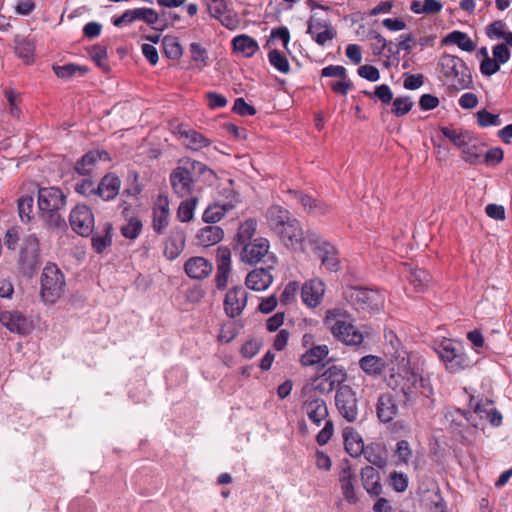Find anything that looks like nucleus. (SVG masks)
<instances>
[{
    "label": "nucleus",
    "mask_w": 512,
    "mask_h": 512,
    "mask_svg": "<svg viewBox=\"0 0 512 512\" xmlns=\"http://www.w3.org/2000/svg\"><path fill=\"white\" fill-rule=\"evenodd\" d=\"M37 200L41 218L48 228L64 229L66 221L60 210L66 205L65 194L57 187L39 188Z\"/></svg>",
    "instance_id": "obj_3"
},
{
    "label": "nucleus",
    "mask_w": 512,
    "mask_h": 512,
    "mask_svg": "<svg viewBox=\"0 0 512 512\" xmlns=\"http://www.w3.org/2000/svg\"><path fill=\"white\" fill-rule=\"evenodd\" d=\"M503 150L500 147L491 148L483 156V163L489 166H495L503 160Z\"/></svg>",
    "instance_id": "obj_63"
},
{
    "label": "nucleus",
    "mask_w": 512,
    "mask_h": 512,
    "mask_svg": "<svg viewBox=\"0 0 512 512\" xmlns=\"http://www.w3.org/2000/svg\"><path fill=\"white\" fill-rule=\"evenodd\" d=\"M206 11L212 18H220L228 12L227 0H201Z\"/></svg>",
    "instance_id": "obj_52"
},
{
    "label": "nucleus",
    "mask_w": 512,
    "mask_h": 512,
    "mask_svg": "<svg viewBox=\"0 0 512 512\" xmlns=\"http://www.w3.org/2000/svg\"><path fill=\"white\" fill-rule=\"evenodd\" d=\"M395 454L398 457V461L403 464H408L412 458V449L408 441L400 440L396 444Z\"/></svg>",
    "instance_id": "obj_58"
},
{
    "label": "nucleus",
    "mask_w": 512,
    "mask_h": 512,
    "mask_svg": "<svg viewBox=\"0 0 512 512\" xmlns=\"http://www.w3.org/2000/svg\"><path fill=\"white\" fill-rule=\"evenodd\" d=\"M224 237V231L220 226L207 225L201 228L196 234L197 244L209 247L219 243Z\"/></svg>",
    "instance_id": "obj_32"
},
{
    "label": "nucleus",
    "mask_w": 512,
    "mask_h": 512,
    "mask_svg": "<svg viewBox=\"0 0 512 512\" xmlns=\"http://www.w3.org/2000/svg\"><path fill=\"white\" fill-rule=\"evenodd\" d=\"M399 383L404 397V405L411 407L416 412L431 410L434 406L433 388L419 374L410 369H404Z\"/></svg>",
    "instance_id": "obj_1"
},
{
    "label": "nucleus",
    "mask_w": 512,
    "mask_h": 512,
    "mask_svg": "<svg viewBox=\"0 0 512 512\" xmlns=\"http://www.w3.org/2000/svg\"><path fill=\"white\" fill-rule=\"evenodd\" d=\"M343 439L346 452L353 458L359 457L364 451L362 437L351 427L343 430Z\"/></svg>",
    "instance_id": "obj_33"
},
{
    "label": "nucleus",
    "mask_w": 512,
    "mask_h": 512,
    "mask_svg": "<svg viewBox=\"0 0 512 512\" xmlns=\"http://www.w3.org/2000/svg\"><path fill=\"white\" fill-rule=\"evenodd\" d=\"M184 270L190 278L202 280L210 275L213 265L204 257L194 256L185 262Z\"/></svg>",
    "instance_id": "obj_22"
},
{
    "label": "nucleus",
    "mask_w": 512,
    "mask_h": 512,
    "mask_svg": "<svg viewBox=\"0 0 512 512\" xmlns=\"http://www.w3.org/2000/svg\"><path fill=\"white\" fill-rule=\"evenodd\" d=\"M288 193L301 203L303 208L309 213L324 214L328 211V206L326 204L319 202L310 195L297 190H288Z\"/></svg>",
    "instance_id": "obj_34"
},
{
    "label": "nucleus",
    "mask_w": 512,
    "mask_h": 512,
    "mask_svg": "<svg viewBox=\"0 0 512 512\" xmlns=\"http://www.w3.org/2000/svg\"><path fill=\"white\" fill-rule=\"evenodd\" d=\"M347 379L346 370L337 365L328 367L321 375L316 377L315 389L320 393H330L335 388L343 386L342 383Z\"/></svg>",
    "instance_id": "obj_13"
},
{
    "label": "nucleus",
    "mask_w": 512,
    "mask_h": 512,
    "mask_svg": "<svg viewBox=\"0 0 512 512\" xmlns=\"http://www.w3.org/2000/svg\"><path fill=\"white\" fill-rule=\"evenodd\" d=\"M359 367L368 375H380L385 368V361L376 355H366L359 360Z\"/></svg>",
    "instance_id": "obj_43"
},
{
    "label": "nucleus",
    "mask_w": 512,
    "mask_h": 512,
    "mask_svg": "<svg viewBox=\"0 0 512 512\" xmlns=\"http://www.w3.org/2000/svg\"><path fill=\"white\" fill-rule=\"evenodd\" d=\"M335 405L340 415L348 422H355L359 415L356 392L349 385L340 386L335 394Z\"/></svg>",
    "instance_id": "obj_11"
},
{
    "label": "nucleus",
    "mask_w": 512,
    "mask_h": 512,
    "mask_svg": "<svg viewBox=\"0 0 512 512\" xmlns=\"http://www.w3.org/2000/svg\"><path fill=\"white\" fill-rule=\"evenodd\" d=\"M332 27L333 26L331 25L329 20L316 18L314 15H312L307 22V33L309 35H313L320 29L325 30Z\"/></svg>",
    "instance_id": "obj_59"
},
{
    "label": "nucleus",
    "mask_w": 512,
    "mask_h": 512,
    "mask_svg": "<svg viewBox=\"0 0 512 512\" xmlns=\"http://www.w3.org/2000/svg\"><path fill=\"white\" fill-rule=\"evenodd\" d=\"M293 218L290 211L280 205H272L266 211L267 224L276 234Z\"/></svg>",
    "instance_id": "obj_25"
},
{
    "label": "nucleus",
    "mask_w": 512,
    "mask_h": 512,
    "mask_svg": "<svg viewBox=\"0 0 512 512\" xmlns=\"http://www.w3.org/2000/svg\"><path fill=\"white\" fill-rule=\"evenodd\" d=\"M234 206L231 203H214L209 205L203 212L202 220L207 224L219 222L228 211Z\"/></svg>",
    "instance_id": "obj_39"
},
{
    "label": "nucleus",
    "mask_w": 512,
    "mask_h": 512,
    "mask_svg": "<svg viewBox=\"0 0 512 512\" xmlns=\"http://www.w3.org/2000/svg\"><path fill=\"white\" fill-rule=\"evenodd\" d=\"M109 159V154L104 150H91L84 154L76 163L74 166V170L79 175H88L90 174L96 164L99 161H106Z\"/></svg>",
    "instance_id": "obj_24"
},
{
    "label": "nucleus",
    "mask_w": 512,
    "mask_h": 512,
    "mask_svg": "<svg viewBox=\"0 0 512 512\" xmlns=\"http://www.w3.org/2000/svg\"><path fill=\"white\" fill-rule=\"evenodd\" d=\"M133 21H142L157 30V23H159L158 12L152 8L145 7L130 9V23Z\"/></svg>",
    "instance_id": "obj_42"
},
{
    "label": "nucleus",
    "mask_w": 512,
    "mask_h": 512,
    "mask_svg": "<svg viewBox=\"0 0 512 512\" xmlns=\"http://www.w3.org/2000/svg\"><path fill=\"white\" fill-rule=\"evenodd\" d=\"M315 254L327 270L333 272L340 270L339 252L331 243H322L321 246L317 247Z\"/></svg>",
    "instance_id": "obj_27"
},
{
    "label": "nucleus",
    "mask_w": 512,
    "mask_h": 512,
    "mask_svg": "<svg viewBox=\"0 0 512 512\" xmlns=\"http://www.w3.org/2000/svg\"><path fill=\"white\" fill-rule=\"evenodd\" d=\"M162 48L165 56L172 60L179 59L183 54L182 45L175 36H165L162 39Z\"/></svg>",
    "instance_id": "obj_47"
},
{
    "label": "nucleus",
    "mask_w": 512,
    "mask_h": 512,
    "mask_svg": "<svg viewBox=\"0 0 512 512\" xmlns=\"http://www.w3.org/2000/svg\"><path fill=\"white\" fill-rule=\"evenodd\" d=\"M256 231L257 220L254 218L246 219L243 223L240 224L238 228L235 237L234 248H239L240 246L246 244L247 242L253 241Z\"/></svg>",
    "instance_id": "obj_36"
},
{
    "label": "nucleus",
    "mask_w": 512,
    "mask_h": 512,
    "mask_svg": "<svg viewBox=\"0 0 512 512\" xmlns=\"http://www.w3.org/2000/svg\"><path fill=\"white\" fill-rule=\"evenodd\" d=\"M216 286L219 290L226 288L231 271V251L228 247L220 246L217 249Z\"/></svg>",
    "instance_id": "obj_19"
},
{
    "label": "nucleus",
    "mask_w": 512,
    "mask_h": 512,
    "mask_svg": "<svg viewBox=\"0 0 512 512\" xmlns=\"http://www.w3.org/2000/svg\"><path fill=\"white\" fill-rule=\"evenodd\" d=\"M435 351L450 373H459L472 366V361L464 347L451 339L442 340Z\"/></svg>",
    "instance_id": "obj_6"
},
{
    "label": "nucleus",
    "mask_w": 512,
    "mask_h": 512,
    "mask_svg": "<svg viewBox=\"0 0 512 512\" xmlns=\"http://www.w3.org/2000/svg\"><path fill=\"white\" fill-rule=\"evenodd\" d=\"M179 134L187 140L186 146L195 151L208 147L211 144L209 139L194 129H182V127H179Z\"/></svg>",
    "instance_id": "obj_38"
},
{
    "label": "nucleus",
    "mask_w": 512,
    "mask_h": 512,
    "mask_svg": "<svg viewBox=\"0 0 512 512\" xmlns=\"http://www.w3.org/2000/svg\"><path fill=\"white\" fill-rule=\"evenodd\" d=\"M438 66L440 73L454 89L463 90L472 85L471 71L460 57L443 54L439 58Z\"/></svg>",
    "instance_id": "obj_5"
},
{
    "label": "nucleus",
    "mask_w": 512,
    "mask_h": 512,
    "mask_svg": "<svg viewBox=\"0 0 512 512\" xmlns=\"http://www.w3.org/2000/svg\"><path fill=\"white\" fill-rule=\"evenodd\" d=\"M329 353L327 345H316L308 349L301 357L300 363L304 367L319 364Z\"/></svg>",
    "instance_id": "obj_40"
},
{
    "label": "nucleus",
    "mask_w": 512,
    "mask_h": 512,
    "mask_svg": "<svg viewBox=\"0 0 512 512\" xmlns=\"http://www.w3.org/2000/svg\"><path fill=\"white\" fill-rule=\"evenodd\" d=\"M88 54L98 67L105 71L108 70V66L105 63L107 59V49L105 46L99 44L93 45L91 48H89Z\"/></svg>",
    "instance_id": "obj_54"
},
{
    "label": "nucleus",
    "mask_w": 512,
    "mask_h": 512,
    "mask_svg": "<svg viewBox=\"0 0 512 512\" xmlns=\"http://www.w3.org/2000/svg\"><path fill=\"white\" fill-rule=\"evenodd\" d=\"M505 33V23L501 20L494 21L486 27V35L490 39H501Z\"/></svg>",
    "instance_id": "obj_62"
},
{
    "label": "nucleus",
    "mask_w": 512,
    "mask_h": 512,
    "mask_svg": "<svg viewBox=\"0 0 512 512\" xmlns=\"http://www.w3.org/2000/svg\"><path fill=\"white\" fill-rule=\"evenodd\" d=\"M41 296L47 303H55L64 292L65 277L58 266L48 263L41 275Z\"/></svg>",
    "instance_id": "obj_8"
},
{
    "label": "nucleus",
    "mask_w": 512,
    "mask_h": 512,
    "mask_svg": "<svg viewBox=\"0 0 512 512\" xmlns=\"http://www.w3.org/2000/svg\"><path fill=\"white\" fill-rule=\"evenodd\" d=\"M466 144L467 145L461 149L462 159L471 165H478L483 163L485 144L474 137L473 134L469 138V141L466 142Z\"/></svg>",
    "instance_id": "obj_28"
},
{
    "label": "nucleus",
    "mask_w": 512,
    "mask_h": 512,
    "mask_svg": "<svg viewBox=\"0 0 512 512\" xmlns=\"http://www.w3.org/2000/svg\"><path fill=\"white\" fill-rule=\"evenodd\" d=\"M121 181L118 176L114 174L105 175L96 188V195L100 196L103 200L109 201L115 198L120 189Z\"/></svg>",
    "instance_id": "obj_31"
},
{
    "label": "nucleus",
    "mask_w": 512,
    "mask_h": 512,
    "mask_svg": "<svg viewBox=\"0 0 512 512\" xmlns=\"http://www.w3.org/2000/svg\"><path fill=\"white\" fill-rule=\"evenodd\" d=\"M338 481L344 500L350 505H356L359 502L355 488L356 475L348 459H343L340 464Z\"/></svg>",
    "instance_id": "obj_12"
},
{
    "label": "nucleus",
    "mask_w": 512,
    "mask_h": 512,
    "mask_svg": "<svg viewBox=\"0 0 512 512\" xmlns=\"http://www.w3.org/2000/svg\"><path fill=\"white\" fill-rule=\"evenodd\" d=\"M18 213L23 223H28L33 218L34 199L30 195H24L17 201Z\"/></svg>",
    "instance_id": "obj_50"
},
{
    "label": "nucleus",
    "mask_w": 512,
    "mask_h": 512,
    "mask_svg": "<svg viewBox=\"0 0 512 512\" xmlns=\"http://www.w3.org/2000/svg\"><path fill=\"white\" fill-rule=\"evenodd\" d=\"M0 323L10 332L27 335L33 329V322L19 311L0 312Z\"/></svg>",
    "instance_id": "obj_15"
},
{
    "label": "nucleus",
    "mask_w": 512,
    "mask_h": 512,
    "mask_svg": "<svg viewBox=\"0 0 512 512\" xmlns=\"http://www.w3.org/2000/svg\"><path fill=\"white\" fill-rule=\"evenodd\" d=\"M324 292V283L320 279H312L302 286L301 298L308 307L314 308L321 303Z\"/></svg>",
    "instance_id": "obj_23"
},
{
    "label": "nucleus",
    "mask_w": 512,
    "mask_h": 512,
    "mask_svg": "<svg viewBox=\"0 0 512 512\" xmlns=\"http://www.w3.org/2000/svg\"><path fill=\"white\" fill-rule=\"evenodd\" d=\"M348 314L345 310L335 308L328 310L326 313L325 324L329 326L330 332L333 337L345 344L358 348L364 342L368 333L362 332L355 325L346 321Z\"/></svg>",
    "instance_id": "obj_4"
},
{
    "label": "nucleus",
    "mask_w": 512,
    "mask_h": 512,
    "mask_svg": "<svg viewBox=\"0 0 512 512\" xmlns=\"http://www.w3.org/2000/svg\"><path fill=\"white\" fill-rule=\"evenodd\" d=\"M414 103L410 97H397L393 101L391 112L396 117H401L410 112Z\"/></svg>",
    "instance_id": "obj_55"
},
{
    "label": "nucleus",
    "mask_w": 512,
    "mask_h": 512,
    "mask_svg": "<svg viewBox=\"0 0 512 512\" xmlns=\"http://www.w3.org/2000/svg\"><path fill=\"white\" fill-rule=\"evenodd\" d=\"M232 46L235 52L241 53L244 57H252L258 50V42L249 35L241 34L232 39Z\"/></svg>",
    "instance_id": "obj_35"
},
{
    "label": "nucleus",
    "mask_w": 512,
    "mask_h": 512,
    "mask_svg": "<svg viewBox=\"0 0 512 512\" xmlns=\"http://www.w3.org/2000/svg\"><path fill=\"white\" fill-rule=\"evenodd\" d=\"M407 279L416 292H424L429 287L432 277L425 269L415 268L410 270Z\"/></svg>",
    "instance_id": "obj_41"
},
{
    "label": "nucleus",
    "mask_w": 512,
    "mask_h": 512,
    "mask_svg": "<svg viewBox=\"0 0 512 512\" xmlns=\"http://www.w3.org/2000/svg\"><path fill=\"white\" fill-rule=\"evenodd\" d=\"M159 23H157V30L163 31L174 23L180 21L181 17L179 14L172 11H161L158 13Z\"/></svg>",
    "instance_id": "obj_57"
},
{
    "label": "nucleus",
    "mask_w": 512,
    "mask_h": 512,
    "mask_svg": "<svg viewBox=\"0 0 512 512\" xmlns=\"http://www.w3.org/2000/svg\"><path fill=\"white\" fill-rule=\"evenodd\" d=\"M391 485L397 492H404L408 487V477L399 472H392L390 474Z\"/></svg>",
    "instance_id": "obj_64"
},
{
    "label": "nucleus",
    "mask_w": 512,
    "mask_h": 512,
    "mask_svg": "<svg viewBox=\"0 0 512 512\" xmlns=\"http://www.w3.org/2000/svg\"><path fill=\"white\" fill-rule=\"evenodd\" d=\"M232 111L240 116H253L256 114V109L246 103L244 98H236Z\"/></svg>",
    "instance_id": "obj_60"
},
{
    "label": "nucleus",
    "mask_w": 512,
    "mask_h": 512,
    "mask_svg": "<svg viewBox=\"0 0 512 512\" xmlns=\"http://www.w3.org/2000/svg\"><path fill=\"white\" fill-rule=\"evenodd\" d=\"M71 228L81 236H89L94 229V215L86 205H77L69 216Z\"/></svg>",
    "instance_id": "obj_14"
},
{
    "label": "nucleus",
    "mask_w": 512,
    "mask_h": 512,
    "mask_svg": "<svg viewBox=\"0 0 512 512\" xmlns=\"http://www.w3.org/2000/svg\"><path fill=\"white\" fill-rule=\"evenodd\" d=\"M362 454L369 463L380 469L387 466V459L384 456V448L379 444L366 446Z\"/></svg>",
    "instance_id": "obj_44"
},
{
    "label": "nucleus",
    "mask_w": 512,
    "mask_h": 512,
    "mask_svg": "<svg viewBox=\"0 0 512 512\" xmlns=\"http://www.w3.org/2000/svg\"><path fill=\"white\" fill-rule=\"evenodd\" d=\"M477 123L480 127L499 126L501 119L498 114H493L486 109L479 110L476 113Z\"/></svg>",
    "instance_id": "obj_56"
},
{
    "label": "nucleus",
    "mask_w": 512,
    "mask_h": 512,
    "mask_svg": "<svg viewBox=\"0 0 512 512\" xmlns=\"http://www.w3.org/2000/svg\"><path fill=\"white\" fill-rule=\"evenodd\" d=\"M189 52L191 54V60L196 63V67L201 71L209 63L208 51L200 43L192 42L189 45Z\"/></svg>",
    "instance_id": "obj_48"
},
{
    "label": "nucleus",
    "mask_w": 512,
    "mask_h": 512,
    "mask_svg": "<svg viewBox=\"0 0 512 512\" xmlns=\"http://www.w3.org/2000/svg\"><path fill=\"white\" fill-rule=\"evenodd\" d=\"M111 231L112 225L107 222L103 226L104 234L95 233L92 236V246L96 252H103L111 244Z\"/></svg>",
    "instance_id": "obj_49"
},
{
    "label": "nucleus",
    "mask_w": 512,
    "mask_h": 512,
    "mask_svg": "<svg viewBox=\"0 0 512 512\" xmlns=\"http://www.w3.org/2000/svg\"><path fill=\"white\" fill-rule=\"evenodd\" d=\"M442 43L444 45H457L461 50L466 52H472L476 47L475 43L465 32L458 30L448 33Z\"/></svg>",
    "instance_id": "obj_37"
},
{
    "label": "nucleus",
    "mask_w": 512,
    "mask_h": 512,
    "mask_svg": "<svg viewBox=\"0 0 512 512\" xmlns=\"http://www.w3.org/2000/svg\"><path fill=\"white\" fill-rule=\"evenodd\" d=\"M53 70L59 78L63 79H69L77 73H80V75H84L88 72V68L86 66H80L72 63L63 66H54Z\"/></svg>",
    "instance_id": "obj_51"
},
{
    "label": "nucleus",
    "mask_w": 512,
    "mask_h": 512,
    "mask_svg": "<svg viewBox=\"0 0 512 512\" xmlns=\"http://www.w3.org/2000/svg\"><path fill=\"white\" fill-rule=\"evenodd\" d=\"M205 174L214 176L213 170L200 161L191 158L180 160L179 166L172 170L169 177L173 192L180 198L191 197L195 190V178Z\"/></svg>",
    "instance_id": "obj_2"
},
{
    "label": "nucleus",
    "mask_w": 512,
    "mask_h": 512,
    "mask_svg": "<svg viewBox=\"0 0 512 512\" xmlns=\"http://www.w3.org/2000/svg\"><path fill=\"white\" fill-rule=\"evenodd\" d=\"M42 264L40 256V243L35 234H29L23 239L18 266L20 272L31 278L38 271Z\"/></svg>",
    "instance_id": "obj_9"
},
{
    "label": "nucleus",
    "mask_w": 512,
    "mask_h": 512,
    "mask_svg": "<svg viewBox=\"0 0 512 512\" xmlns=\"http://www.w3.org/2000/svg\"><path fill=\"white\" fill-rule=\"evenodd\" d=\"M170 221L169 198L166 194H159L153 206V230L161 235L163 234Z\"/></svg>",
    "instance_id": "obj_17"
},
{
    "label": "nucleus",
    "mask_w": 512,
    "mask_h": 512,
    "mask_svg": "<svg viewBox=\"0 0 512 512\" xmlns=\"http://www.w3.org/2000/svg\"><path fill=\"white\" fill-rule=\"evenodd\" d=\"M304 409L308 418L317 426L328 417L326 402L321 398H312L304 402Z\"/></svg>",
    "instance_id": "obj_30"
},
{
    "label": "nucleus",
    "mask_w": 512,
    "mask_h": 512,
    "mask_svg": "<svg viewBox=\"0 0 512 512\" xmlns=\"http://www.w3.org/2000/svg\"><path fill=\"white\" fill-rule=\"evenodd\" d=\"M348 297L357 310L373 313L384 307V295L377 290L352 287L349 289Z\"/></svg>",
    "instance_id": "obj_10"
},
{
    "label": "nucleus",
    "mask_w": 512,
    "mask_h": 512,
    "mask_svg": "<svg viewBox=\"0 0 512 512\" xmlns=\"http://www.w3.org/2000/svg\"><path fill=\"white\" fill-rule=\"evenodd\" d=\"M268 59L270 64L279 72L283 74L290 72V64L287 57L277 49L271 50L268 53Z\"/></svg>",
    "instance_id": "obj_53"
},
{
    "label": "nucleus",
    "mask_w": 512,
    "mask_h": 512,
    "mask_svg": "<svg viewBox=\"0 0 512 512\" xmlns=\"http://www.w3.org/2000/svg\"><path fill=\"white\" fill-rule=\"evenodd\" d=\"M274 269L275 268H268V266L264 265L263 267L255 268L250 271L246 276V286L254 291H265L273 282L271 271Z\"/></svg>",
    "instance_id": "obj_21"
},
{
    "label": "nucleus",
    "mask_w": 512,
    "mask_h": 512,
    "mask_svg": "<svg viewBox=\"0 0 512 512\" xmlns=\"http://www.w3.org/2000/svg\"><path fill=\"white\" fill-rule=\"evenodd\" d=\"M470 408L473 409L474 413L477 414L480 418H486L487 413H489V410H492V402L489 400H486L485 403L481 401H475L474 397L470 398L469 401Z\"/></svg>",
    "instance_id": "obj_61"
},
{
    "label": "nucleus",
    "mask_w": 512,
    "mask_h": 512,
    "mask_svg": "<svg viewBox=\"0 0 512 512\" xmlns=\"http://www.w3.org/2000/svg\"><path fill=\"white\" fill-rule=\"evenodd\" d=\"M398 413V406L391 393H383L376 403V414L383 423L391 422Z\"/></svg>",
    "instance_id": "obj_26"
},
{
    "label": "nucleus",
    "mask_w": 512,
    "mask_h": 512,
    "mask_svg": "<svg viewBox=\"0 0 512 512\" xmlns=\"http://www.w3.org/2000/svg\"><path fill=\"white\" fill-rule=\"evenodd\" d=\"M186 234L183 228L174 227L164 244V255L169 260L176 259L185 248Z\"/></svg>",
    "instance_id": "obj_20"
},
{
    "label": "nucleus",
    "mask_w": 512,
    "mask_h": 512,
    "mask_svg": "<svg viewBox=\"0 0 512 512\" xmlns=\"http://www.w3.org/2000/svg\"><path fill=\"white\" fill-rule=\"evenodd\" d=\"M282 243L292 249L300 247L304 241V231L300 222L294 217L278 233Z\"/></svg>",
    "instance_id": "obj_18"
},
{
    "label": "nucleus",
    "mask_w": 512,
    "mask_h": 512,
    "mask_svg": "<svg viewBox=\"0 0 512 512\" xmlns=\"http://www.w3.org/2000/svg\"><path fill=\"white\" fill-rule=\"evenodd\" d=\"M240 251V259L247 264L262 263L268 268H275L278 264V258L270 252V242L265 237H256L251 242L236 248Z\"/></svg>",
    "instance_id": "obj_7"
},
{
    "label": "nucleus",
    "mask_w": 512,
    "mask_h": 512,
    "mask_svg": "<svg viewBox=\"0 0 512 512\" xmlns=\"http://www.w3.org/2000/svg\"><path fill=\"white\" fill-rule=\"evenodd\" d=\"M362 486L370 496H379L382 493L380 474L373 466L361 469Z\"/></svg>",
    "instance_id": "obj_29"
},
{
    "label": "nucleus",
    "mask_w": 512,
    "mask_h": 512,
    "mask_svg": "<svg viewBox=\"0 0 512 512\" xmlns=\"http://www.w3.org/2000/svg\"><path fill=\"white\" fill-rule=\"evenodd\" d=\"M440 131L444 137L448 138L460 150L467 145L466 142L469 141V138L472 135L468 130L458 131L445 126L440 127Z\"/></svg>",
    "instance_id": "obj_46"
},
{
    "label": "nucleus",
    "mask_w": 512,
    "mask_h": 512,
    "mask_svg": "<svg viewBox=\"0 0 512 512\" xmlns=\"http://www.w3.org/2000/svg\"><path fill=\"white\" fill-rule=\"evenodd\" d=\"M248 293L243 287H233L225 295L224 310L229 318L239 316L247 305Z\"/></svg>",
    "instance_id": "obj_16"
},
{
    "label": "nucleus",
    "mask_w": 512,
    "mask_h": 512,
    "mask_svg": "<svg viewBox=\"0 0 512 512\" xmlns=\"http://www.w3.org/2000/svg\"><path fill=\"white\" fill-rule=\"evenodd\" d=\"M186 198L179 204L177 209V218L183 223H188L194 218L195 208L198 203V197L191 196Z\"/></svg>",
    "instance_id": "obj_45"
}]
</instances>
